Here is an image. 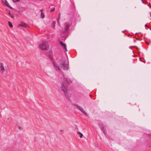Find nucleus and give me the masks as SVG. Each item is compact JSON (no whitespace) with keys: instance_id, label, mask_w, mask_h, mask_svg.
Returning <instances> with one entry per match:
<instances>
[{"instance_id":"f257e3e1","label":"nucleus","mask_w":151,"mask_h":151,"mask_svg":"<svg viewBox=\"0 0 151 151\" xmlns=\"http://www.w3.org/2000/svg\"><path fill=\"white\" fill-rule=\"evenodd\" d=\"M60 88L64 94H65L68 88V84L67 82L63 81L61 83Z\"/></svg>"},{"instance_id":"f03ea898","label":"nucleus","mask_w":151,"mask_h":151,"mask_svg":"<svg viewBox=\"0 0 151 151\" xmlns=\"http://www.w3.org/2000/svg\"><path fill=\"white\" fill-rule=\"evenodd\" d=\"M39 47L42 50H46L47 49L48 47V45L47 42H43L40 44Z\"/></svg>"},{"instance_id":"7ed1b4c3","label":"nucleus","mask_w":151,"mask_h":151,"mask_svg":"<svg viewBox=\"0 0 151 151\" xmlns=\"http://www.w3.org/2000/svg\"><path fill=\"white\" fill-rule=\"evenodd\" d=\"M59 66L64 70H67L68 69V65L65 62H60L59 64Z\"/></svg>"},{"instance_id":"20e7f679","label":"nucleus","mask_w":151,"mask_h":151,"mask_svg":"<svg viewBox=\"0 0 151 151\" xmlns=\"http://www.w3.org/2000/svg\"><path fill=\"white\" fill-rule=\"evenodd\" d=\"M7 65L2 62H0V72L3 74L5 70V68Z\"/></svg>"},{"instance_id":"39448f33","label":"nucleus","mask_w":151,"mask_h":151,"mask_svg":"<svg viewBox=\"0 0 151 151\" xmlns=\"http://www.w3.org/2000/svg\"><path fill=\"white\" fill-rule=\"evenodd\" d=\"M19 27L22 26L26 28H28L29 27V26L26 24L24 22H22L20 24L18 25Z\"/></svg>"},{"instance_id":"423d86ee","label":"nucleus","mask_w":151,"mask_h":151,"mask_svg":"<svg viewBox=\"0 0 151 151\" xmlns=\"http://www.w3.org/2000/svg\"><path fill=\"white\" fill-rule=\"evenodd\" d=\"M2 1L7 6L11 8H12V7L9 4L8 2L6 0H2Z\"/></svg>"},{"instance_id":"0eeeda50","label":"nucleus","mask_w":151,"mask_h":151,"mask_svg":"<svg viewBox=\"0 0 151 151\" xmlns=\"http://www.w3.org/2000/svg\"><path fill=\"white\" fill-rule=\"evenodd\" d=\"M60 43L61 46L63 47V48L66 51L67 50L66 45L64 43H63L62 41L60 42Z\"/></svg>"},{"instance_id":"6e6552de","label":"nucleus","mask_w":151,"mask_h":151,"mask_svg":"<svg viewBox=\"0 0 151 151\" xmlns=\"http://www.w3.org/2000/svg\"><path fill=\"white\" fill-rule=\"evenodd\" d=\"M54 66L55 69L56 71L59 72L60 71V69L57 65L54 63Z\"/></svg>"},{"instance_id":"1a4fd4ad","label":"nucleus","mask_w":151,"mask_h":151,"mask_svg":"<svg viewBox=\"0 0 151 151\" xmlns=\"http://www.w3.org/2000/svg\"><path fill=\"white\" fill-rule=\"evenodd\" d=\"M83 134L81 133H77L76 136L77 137H79L80 138L82 137Z\"/></svg>"},{"instance_id":"9d476101","label":"nucleus","mask_w":151,"mask_h":151,"mask_svg":"<svg viewBox=\"0 0 151 151\" xmlns=\"http://www.w3.org/2000/svg\"><path fill=\"white\" fill-rule=\"evenodd\" d=\"M79 109L81 111V112L83 113L85 115L87 116V113L82 108H79Z\"/></svg>"},{"instance_id":"9b49d317","label":"nucleus","mask_w":151,"mask_h":151,"mask_svg":"<svg viewBox=\"0 0 151 151\" xmlns=\"http://www.w3.org/2000/svg\"><path fill=\"white\" fill-rule=\"evenodd\" d=\"M42 10H40V11L41 12V17L42 19H43L45 17V15L44 14V13L42 12Z\"/></svg>"},{"instance_id":"f8f14e48","label":"nucleus","mask_w":151,"mask_h":151,"mask_svg":"<svg viewBox=\"0 0 151 151\" xmlns=\"http://www.w3.org/2000/svg\"><path fill=\"white\" fill-rule=\"evenodd\" d=\"M65 30H67L69 28V24H68V23H66L65 24Z\"/></svg>"},{"instance_id":"ddd939ff","label":"nucleus","mask_w":151,"mask_h":151,"mask_svg":"<svg viewBox=\"0 0 151 151\" xmlns=\"http://www.w3.org/2000/svg\"><path fill=\"white\" fill-rule=\"evenodd\" d=\"M55 21H54L52 22V28L53 29H55Z\"/></svg>"},{"instance_id":"4468645a","label":"nucleus","mask_w":151,"mask_h":151,"mask_svg":"<svg viewBox=\"0 0 151 151\" xmlns=\"http://www.w3.org/2000/svg\"><path fill=\"white\" fill-rule=\"evenodd\" d=\"M8 22V24H9V26L10 27H13V25L12 23H11L10 22Z\"/></svg>"},{"instance_id":"2eb2a0df","label":"nucleus","mask_w":151,"mask_h":151,"mask_svg":"<svg viewBox=\"0 0 151 151\" xmlns=\"http://www.w3.org/2000/svg\"><path fill=\"white\" fill-rule=\"evenodd\" d=\"M20 0H12V1L14 2H19Z\"/></svg>"},{"instance_id":"dca6fc26","label":"nucleus","mask_w":151,"mask_h":151,"mask_svg":"<svg viewBox=\"0 0 151 151\" xmlns=\"http://www.w3.org/2000/svg\"><path fill=\"white\" fill-rule=\"evenodd\" d=\"M9 16L12 18H14V16L12 14L9 15Z\"/></svg>"},{"instance_id":"f3484780","label":"nucleus","mask_w":151,"mask_h":151,"mask_svg":"<svg viewBox=\"0 0 151 151\" xmlns=\"http://www.w3.org/2000/svg\"><path fill=\"white\" fill-rule=\"evenodd\" d=\"M18 128L20 130L23 129V128L22 127H18Z\"/></svg>"},{"instance_id":"a211bd4d","label":"nucleus","mask_w":151,"mask_h":151,"mask_svg":"<svg viewBox=\"0 0 151 151\" xmlns=\"http://www.w3.org/2000/svg\"><path fill=\"white\" fill-rule=\"evenodd\" d=\"M55 9V8H53V9H51L50 10V12H52Z\"/></svg>"},{"instance_id":"6ab92c4d","label":"nucleus","mask_w":151,"mask_h":151,"mask_svg":"<svg viewBox=\"0 0 151 151\" xmlns=\"http://www.w3.org/2000/svg\"><path fill=\"white\" fill-rule=\"evenodd\" d=\"M11 14V13L10 12H8V14H9V15H10Z\"/></svg>"},{"instance_id":"aec40b11","label":"nucleus","mask_w":151,"mask_h":151,"mask_svg":"<svg viewBox=\"0 0 151 151\" xmlns=\"http://www.w3.org/2000/svg\"><path fill=\"white\" fill-rule=\"evenodd\" d=\"M150 42H151V38L150 39Z\"/></svg>"},{"instance_id":"412c9836","label":"nucleus","mask_w":151,"mask_h":151,"mask_svg":"<svg viewBox=\"0 0 151 151\" xmlns=\"http://www.w3.org/2000/svg\"><path fill=\"white\" fill-rule=\"evenodd\" d=\"M147 43V44H148V45H149V43H148H148Z\"/></svg>"},{"instance_id":"4be33fe9","label":"nucleus","mask_w":151,"mask_h":151,"mask_svg":"<svg viewBox=\"0 0 151 151\" xmlns=\"http://www.w3.org/2000/svg\"><path fill=\"white\" fill-rule=\"evenodd\" d=\"M105 131L104 130V131Z\"/></svg>"},{"instance_id":"5701e85b","label":"nucleus","mask_w":151,"mask_h":151,"mask_svg":"<svg viewBox=\"0 0 151 151\" xmlns=\"http://www.w3.org/2000/svg\"><path fill=\"white\" fill-rule=\"evenodd\" d=\"M141 1H143V0H141Z\"/></svg>"}]
</instances>
